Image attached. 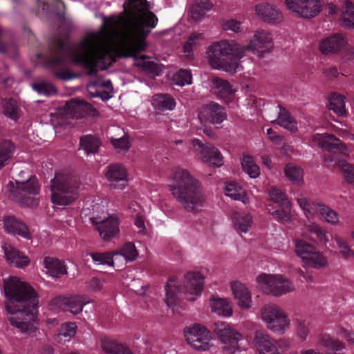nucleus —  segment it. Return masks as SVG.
Here are the masks:
<instances>
[{"mask_svg":"<svg viewBox=\"0 0 354 354\" xmlns=\"http://www.w3.org/2000/svg\"><path fill=\"white\" fill-rule=\"evenodd\" d=\"M158 21L149 10L147 0H129L126 16L122 14L103 18L102 30L70 45L66 40L56 39L46 58L48 66L60 80L73 77L64 68L68 62L81 65L88 75L96 68H106L118 57H133L137 66L153 68L156 64L145 56H138L147 47L146 38Z\"/></svg>","mask_w":354,"mask_h":354,"instance_id":"f257e3e1","label":"nucleus"},{"mask_svg":"<svg viewBox=\"0 0 354 354\" xmlns=\"http://www.w3.org/2000/svg\"><path fill=\"white\" fill-rule=\"evenodd\" d=\"M3 283L9 322L21 333L32 335L37 328V292L28 283L16 277H9Z\"/></svg>","mask_w":354,"mask_h":354,"instance_id":"f03ea898","label":"nucleus"},{"mask_svg":"<svg viewBox=\"0 0 354 354\" xmlns=\"http://www.w3.org/2000/svg\"><path fill=\"white\" fill-rule=\"evenodd\" d=\"M169 187L174 197L187 212L196 214L204 207L206 196L201 185L187 169L174 168Z\"/></svg>","mask_w":354,"mask_h":354,"instance_id":"7ed1b4c3","label":"nucleus"},{"mask_svg":"<svg viewBox=\"0 0 354 354\" xmlns=\"http://www.w3.org/2000/svg\"><path fill=\"white\" fill-rule=\"evenodd\" d=\"M206 55L213 68L236 73L239 66L236 62L243 57L242 45L234 41L222 40L210 45Z\"/></svg>","mask_w":354,"mask_h":354,"instance_id":"20e7f679","label":"nucleus"},{"mask_svg":"<svg viewBox=\"0 0 354 354\" xmlns=\"http://www.w3.org/2000/svg\"><path fill=\"white\" fill-rule=\"evenodd\" d=\"M205 277L197 271L187 272L184 276L183 288H180L175 277L169 279L165 286V301L169 307L172 306L176 301L178 295L183 292L187 299L196 300L201 296L204 287Z\"/></svg>","mask_w":354,"mask_h":354,"instance_id":"39448f33","label":"nucleus"},{"mask_svg":"<svg viewBox=\"0 0 354 354\" xmlns=\"http://www.w3.org/2000/svg\"><path fill=\"white\" fill-rule=\"evenodd\" d=\"M85 189V185L76 177L57 174L50 184L51 202L60 206L71 205L77 199L80 192Z\"/></svg>","mask_w":354,"mask_h":354,"instance_id":"423d86ee","label":"nucleus"},{"mask_svg":"<svg viewBox=\"0 0 354 354\" xmlns=\"http://www.w3.org/2000/svg\"><path fill=\"white\" fill-rule=\"evenodd\" d=\"M257 288L263 293L276 297L295 290L294 283L280 274L261 273L256 278Z\"/></svg>","mask_w":354,"mask_h":354,"instance_id":"0eeeda50","label":"nucleus"},{"mask_svg":"<svg viewBox=\"0 0 354 354\" xmlns=\"http://www.w3.org/2000/svg\"><path fill=\"white\" fill-rule=\"evenodd\" d=\"M9 197L21 205L34 207L37 204L36 196L39 189L37 180L35 176L30 177L26 181L15 180L8 184Z\"/></svg>","mask_w":354,"mask_h":354,"instance_id":"6e6552de","label":"nucleus"},{"mask_svg":"<svg viewBox=\"0 0 354 354\" xmlns=\"http://www.w3.org/2000/svg\"><path fill=\"white\" fill-rule=\"evenodd\" d=\"M261 317L267 328L276 333L284 334L290 327L286 312L274 304H266L261 308Z\"/></svg>","mask_w":354,"mask_h":354,"instance_id":"1a4fd4ad","label":"nucleus"},{"mask_svg":"<svg viewBox=\"0 0 354 354\" xmlns=\"http://www.w3.org/2000/svg\"><path fill=\"white\" fill-rule=\"evenodd\" d=\"M214 333L218 339L224 344V349L233 354L237 351L245 349L239 344L243 335L230 324L218 322L214 324Z\"/></svg>","mask_w":354,"mask_h":354,"instance_id":"9d476101","label":"nucleus"},{"mask_svg":"<svg viewBox=\"0 0 354 354\" xmlns=\"http://www.w3.org/2000/svg\"><path fill=\"white\" fill-rule=\"evenodd\" d=\"M184 335L189 345L196 351H207L212 346L211 333L202 324H194L186 327Z\"/></svg>","mask_w":354,"mask_h":354,"instance_id":"9b49d317","label":"nucleus"},{"mask_svg":"<svg viewBox=\"0 0 354 354\" xmlns=\"http://www.w3.org/2000/svg\"><path fill=\"white\" fill-rule=\"evenodd\" d=\"M319 48L324 55H337L348 50V59L354 60V48H349L348 38L345 34L337 32L324 38L319 42Z\"/></svg>","mask_w":354,"mask_h":354,"instance_id":"f8f14e48","label":"nucleus"},{"mask_svg":"<svg viewBox=\"0 0 354 354\" xmlns=\"http://www.w3.org/2000/svg\"><path fill=\"white\" fill-rule=\"evenodd\" d=\"M192 150L204 162L219 167L223 164L221 152L212 144H203L200 140H191Z\"/></svg>","mask_w":354,"mask_h":354,"instance_id":"ddd939ff","label":"nucleus"},{"mask_svg":"<svg viewBox=\"0 0 354 354\" xmlns=\"http://www.w3.org/2000/svg\"><path fill=\"white\" fill-rule=\"evenodd\" d=\"M273 44L269 34L264 30H256L248 45L242 46L243 57L245 51H252L258 57H262L264 54L270 53Z\"/></svg>","mask_w":354,"mask_h":354,"instance_id":"4468645a","label":"nucleus"},{"mask_svg":"<svg viewBox=\"0 0 354 354\" xmlns=\"http://www.w3.org/2000/svg\"><path fill=\"white\" fill-rule=\"evenodd\" d=\"M288 8L305 18H313L320 11L319 0H286Z\"/></svg>","mask_w":354,"mask_h":354,"instance_id":"2eb2a0df","label":"nucleus"},{"mask_svg":"<svg viewBox=\"0 0 354 354\" xmlns=\"http://www.w3.org/2000/svg\"><path fill=\"white\" fill-rule=\"evenodd\" d=\"M311 141L313 145H317L328 151L335 149L344 156L349 155L350 151L346 145L333 134L315 133L312 136Z\"/></svg>","mask_w":354,"mask_h":354,"instance_id":"dca6fc26","label":"nucleus"},{"mask_svg":"<svg viewBox=\"0 0 354 354\" xmlns=\"http://www.w3.org/2000/svg\"><path fill=\"white\" fill-rule=\"evenodd\" d=\"M91 221L104 241H110L117 236L120 232L119 221L115 215H111L102 219L92 218Z\"/></svg>","mask_w":354,"mask_h":354,"instance_id":"f3484780","label":"nucleus"},{"mask_svg":"<svg viewBox=\"0 0 354 354\" xmlns=\"http://www.w3.org/2000/svg\"><path fill=\"white\" fill-rule=\"evenodd\" d=\"M89 303L84 295H71L69 297H59L52 301V305L57 306L58 308L68 310L73 315L80 313L83 307Z\"/></svg>","mask_w":354,"mask_h":354,"instance_id":"a211bd4d","label":"nucleus"},{"mask_svg":"<svg viewBox=\"0 0 354 354\" xmlns=\"http://www.w3.org/2000/svg\"><path fill=\"white\" fill-rule=\"evenodd\" d=\"M202 122L220 124L227 118L224 108L216 102H211L204 105L198 114Z\"/></svg>","mask_w":354,"mask_h":354,"instance_id":"6ab92c4d","label":"nucleus"},{"mask_svg":"<svg viewBox=\"0 0 354 354\" xmlns=\"http://www.w3.org/2000/svg\"><path fill=\"white\" fill-rule=\"evenodd\" d=\"M254 11L259 18L268 23H278L283 19L280 10L276 6L268 3L256 5Z\"/></svg>","mask_w":354,"mask_h":354,"instance_id":"aec40b11","label":"nucleus"},{"mask_svg":"<svg viewBox=\"0 0 354 354\" xmlns=\"http://www.w3.org/2000/svg\"><path fill=\"white\" fill-rule=\"evenodd\" d=\"M231 290L238 306L242 309H249L252 304V295L246 286L235 281L230 283Z\"/></svg>","mask_w":354,"mask_h":354,"instance_id":"412c9836","label":"nucleus"},{"mask_svg":"<svg viewBox=\"0 0 354 354\" xmlns=\"http://www.w3.org/2000/svg\"><path fill=\"white\" fill-rule=\"evenodd\" d=\"M107 179L113 188L123 189L127 183V175L125 168L121 165H112L106 172Z\"/></svg>","mask_w":354,"mask_h":354,"instance_id":"4be33fe9","label":"nucleus"},{"mask_svg":"<svg viewBox=\"0 0 354 354\" xmlns=\"http://www.w3.org/2000/svg\"><path fill=\"white\" fill-rule=\"evenodd\" d=\"M214 94L225 103L232 101L234 94L237 91L236 88L229 82L218 77H214L212 80Z\"/></svg>","mask_w":354,"mask_h":354,"instance_id":"5701e85b","label":"nucleus"},{"mask_svg":"<svg viewBox=\"0 0 354 354\" xmlns=\"http://www.w3.org/2000/svg\"><path fill=\"white\" fill-rule=\"evenodd\" d=\"M66 111L69 115L75 118L94 115L95 112L91 104L80 100H72L67 102Z\"/></svg>","mask_w":354,"mask_h":354,"instance_id":"b1692460","label":"nucleus"},{"mask_svg":"<svg viewBox=\"0 0 354 354\" xmlns=\"http://www.w3.org/2000/svg\"><path fill=\"white\" fill-rule=\"evenodd\" d=\"M5 257L9 264L17 268H24L29 265L30 259L8 243L2 245Z\"/></svg>","mask_w":354,"mask_h":354,"instance_id":"393cba45","label":"nucleus"},{"mask_svg":"<svg viewBox=\"0 0 354 354\" xmlns=\"http://www.w3.org/2000/svg\"><path fill=\"white\" fill-rule=\"evenodd\" d=\"M5 230L12 234H17L21 237L30 239L31 234L28 227L15 217L8 216L3 221Z\"/></svg>","mask_w":354,"mask_h":354,"instance_id":"a878e982","label":"nucleus"},{"mask_svg":"<svg viewBox=\"0 0 354 354\" xmlns=\"http://www.w3.org/2000/svg\"><path fill=\"white\" fill-rule=\"evenodd\" d=\"M231 220L234 229L239 233H247L253 223L252 216L245 212L233 211Z\"/></svg>","mask_w":354,"mask_h":354,"instance_id":"bb28decb","label":"nucleus"},{"mask_svg":"<svg viewBox=\"0 0 354 354\" xmlns=\"http://www.w3.org/2000/svg\"><path fill=\"white\" fill-rule=\"evenodd\" d=\"M209 306L212 311L219 316L230 317L233 314L232 304L228 299L212 297Z\"/></svg>","mask_w":354,"mask_h":354,"instance_id":"cd10ccee","label":"nucleus"},{"mask_svg":"<svg viewBox=\"0 0 354 354\" xmlns=\"http://www.w3.org/2000/svg\"><path fill=\"white\" fill-rule=\"evenodd\" d=\"M204 39V34L198 32H192L188 36L183 46V51L187 59H194V51L202 44Z\"/></svg>","mask_w":354,"mask_h":354,"instance_id":"c85d7f7f","label":"nucleus"},{"mask_svg":"<svg viewBox=\"0 0 354 354\" xmlns=\"http://www.w3.org/2000/svg\"><path fill=\"white\" fill-rule=\"evenodd\" d=\"M277 339L272 338L268 333L263 330H256L253 337V347L259 353L262 354L270 346L275 344Z\"/></svg>","mask_w":354,"mask_h":354,"instance_id":"c756f323","label":"nucleus"},{"mask_svg":"<svg viewBox=\"0 0 354 354\" xmlns=\"http://www.w3.org/2000/svg\"><path fill=\"white\" fill-rule=\"evenodd\" d=\"M296 200L308 219H313L316 214H319L323 204L309 201L304 194L297 195Z\"/></svg>","mask_w":354,"mask_h":354,"instance_id":"7c9ffc66","label":"nucleus"},{"mask_svg":"<svg viewBox=\"0 0 354 354\" xmlns=\"http://www.w3.org/2000/svg\"><path fill=\"white\" fill-rule=\"evenodd\" d=\"M296 200L308 219H313L316 214H319L323 204L309 201L304 194L297 195Z\"/></svg>","mask_w":354,"mask_h":354,"instance_id":"2f4dec72","label":"nucleus"},{"mask_svg":"<svg viewBox=\"0 0 354 354\" xmlns=\"http://www.w3.org/2000/svg\"><path fill=\"white\" fill-rule=\"evenodd\" d=\"M102 350L106 354H133L129 348L116 340L103 337L100 340Z\"/></svg>","mask_w":354,"mask_h":354,"instance_id":"473e14b6","label":"nucleus"},{"mask_svg":"<svg viewBox=\"0 0 354 354\" xmlns=\"http://www.w3.org/2000/svg\"><path fill=\"white\" fill-rule=\"evenodd\" d=\"M225 195L231 198L241 201L246 205L250 203L249 197L245 189L239 183L232 181L225 184Z\"/></svg>","mask_w":354,"mask_h":354,"instance_id":"72a5a7b5","label":"nucleus"},{"mask_svg":"<svg viewBox=\"0 0 354 354\" xmlns=\"http://www.w3.org/2000/svg\"><path fill=\"white\" fill-rule=\"evenodd\" d=\"M46 272L54 278H59L66 272L64 263L57 259L46 257L43 261Z\"/></svg>","mask_w":354,"mask_h":354,"instance_id":"f704fd0d","label":"nucleus"},{"mask_svg":"<svg viewBox=\"0 0 354 354\" xmlns=\"http://www.w3.org/2000/svg\"><path fill=\"white\" fill-rule=\"evenodd\" d=\"M278 108L279 109L278 117L271 122L276 123L291 132L297 131L298 129L297 122L295 118L290 115L286 109L280 105L278 106Z\"/></svg>","mask_w":354,"mask_h":354,"instance_id":"c9c22d12","label":"nucleus"},{"mask_svg":"<svg viewBox=\"0 0 354 354\" xmlns=\"http://www.w3.org/2000/svg\"><path fill=\"white\" fill-rule=\"evenodd\" d=\"M16 151L15 145L8 140H0V169L12 158Z\"/></svg>","mask_w":354,"mask_h":354,"instance_id":"e433bc0d","label":"nucleus"},{"mask_svg":"<svg viewBox=\"0 0 354 354\" xmlns=\"http://www.w3.org/2000/svg\"><path fill=\"white\" fill-rule=\"evenodd\" d=\"M153 106L160 111H171L176 106L175 100L168 94H157L152 99Z\"/></svg>","mask_w":354,"mask_h":354,"instance_id":"4c0bfd02","label":"nucleus"},{"mask_svg":"<svg viewBox=\"0 0 354 354\" xmlns=\"http://www.w3.org/2000/svg\"><path fill=\"white\" fill-rule=\"evenodd\" d=\"M303 263L304 267L319 270L325 268L328 264V261L323 253L315 248V251L306 258Z\"/></svg>","mask_w":354,"mask_h":354,"instance_id":"58836bf2","label":"nucleus"},{"mask_svg":"<svg viewBox=\"0 0 354 354\" xmlns=\"http://www.w3.org/2000/svg\"><path fill=\"white\" fill-rule=\"evenodd\" d=\"M339 21L342 26L347 29H352L354 28V4L351 1H344Z\"/></svg>","mask_w":354,"mask_h":354,"instance_id":"ea45409f","label":"nucleus"},{"mask_svg":"<svg viewBox=\"0 0 354 354\" xmlns=\"http://www.w3.org/2000/svg\"><path fill=\"white\" fill-rule=\"evenodd\" d=\"M100 145L101 142L95 136L89 134L80 138V149L84 151L86 154L96 153Z\"/></svg>","mask_w":354,"mask_h":354,"instance_id":"a19ab883","label":"nucleus"},{"mask_svg":"<svg viewBox=\"0 0 354 354\" xmlns=\"http://www.w3.org/2000/svg\"><path fill=\"white\" fill-rule=\"evenodd\" d=\"M286 177L294 185H302L304 184V171L303 169L294 165L287 164L284 169Z\"/></svg>","mask_w":354,"mask_h":354,"instance_id":"79ce46f5","label":"nucleus"},{"mask_svg":"<svg viewBox=\"0 0 354 354\" xmlns=\"http://www.w3.org/2000/svg\"><path fill=\"white\" fill-rule=\"evenodd\" d=\"M294 328L297 338L301 342L306 341L310 333V322L302 317L296 318Z\"/></svg>","mask_w":354,"mask_h":354,"instance_id":"37998d69","label":"nucleus"},{"mask_svg":"<svg viewBox=\"0 0 354 354\" xmlns=\"http://www.w3.org/2000/svg\"><path fill=\"white\" fill-rule=\"evenodd\" d=\"M212 8V3L210 0H197L191 8L192 19L196 21H200Z\"/></svg>","mask_w":354,"mask_h":354,"instance_id":"c03bdc74","label":"nucleus"},{"mask_svg":"<svg viewBox=\"0 0 354 354\" xmlns=\"http://www.w3.org/2000/svg\"><path fill=\"white\" fill-rule=\"evenodd\" d=\"M294 243L295 252L296 255L301 259L302 262H304L306 258L310 255L316 248L313 245L301 239H296Z\"/></svg>","mask_w":354,"mask_h":354,"instance_id":"a18cd8bd","label":"nucleus"},{"mask_svg":"<svg viewBox=\"0 0 354 354\" xmlns=\"http://www.w3.org/2000/svg\"><path fill=\"white\" fill-rule=\"evenodd\" d=\"M241 167L243 171L252 178H256L260 175L259 167L255 163L254 158L248 154L243 156Z\"/></svg>","mask_w":354,"mask_h":354,"instance_id":"49530a36","label":"nucleus"},{"mask_svg":"<svg viewBox=\"0 0 354 354\" xmlns=\"http://www.w3.org/2000/svg\"><path fill=\"white\" fill-rule=\"evenodd\" d=\"M319 344L332 351H338L344 348V344L341 341L328 334H322L319 336Z\"/></svg>","mask_w":354,"mask_h":354,"instance_id":"de8ad7c7","label":"nucleus"},{"mask_svg":"<svg viewBox=\"0 0 354 354\" xmlns=\"http://www.w3.org/2000/svg\"><path fill=\"white\" fill-rule=\"evenodd\" d=\"M93 263L97 266H114L113 257L115 253L113 252H91L89 254Z\"/></svg>","mask_w":354,"mask_h":354,"instance_id":"09e8293b","label":"nucleus"},{"mask_svg":"<svg viewBox=\"0 0 354 354\" xmlns=\"http://www.w3.org/2000/svg\"><path fill=\"white\" fill-rule=\"evenodd\" d=\"M328 107L337 115H344L346 113L344 97L338 93H333L330 97Z\"/></svg>","mask_w":354,"mask_h":354,"instance_id":"8fccbe9b","label":"nucleus"},{"mask_svg":"<svg viewBox=\"0 0 354 354\" xmlns=\"http://www.w3.org/2000/svg\"><path fill=\"white\" fill-rule=\"evenodd\" d=\"M3 111L6 116L17 120L20 116V110L15 100L6 99L3 103Z\"/></svg>","mask_w":354,"mask_h":354,"instance_id":"3c124183","label":"nucleus"},{"mask_svg":"<svg viewBox=\"0 0 354 354\" xmlns=\"http://www.w3.org/2000/svg\"><path fill=\"white\" fill-rule=\"evenodd\" d=\"M320 218L331 225H339V214L330 207L322 205L319 212Z\"/></svg>","mask_w":354,"mask_h":354,"instance_id":"603ef678","label":"nucleus"},{"mask_svg":"<svg viewBox=\"0 0 354 354\" xmlns=\"http://www.w3.org/2000/svg\"><path fill=\"white\" fill-rule=\"evenodd\" d=\"M113 252L115 253V256H122L125 259L126 262L136 260L138 255L134 244L131 242L124 243L119 250Z\"/></svg>","mask_w":354,"mask_h":354,"instance_id":"864d4df0","label":"nucleus"},{"mask_svg":"<svg viewBox=\"0 0 354 354\" xmlns=\"http://www.w3.org/2000/svg\"><path fill=\"white\" fill-rule=\"evenodd\" d=\"M306 228L309 232L315 234L322 244L326 245L329 242L328 231L319 224L313 222L309 223L306 225Z\"/></svg>","mask_w":354,"mask_h":354,"instance_id":"5fc2aeb1","label":"nucleus"},{"mask_svg":"<svg viewBox=\"0 0 354 354\" xmlns=\"http://www.w3.org/2000/svg\"><path fill=\"white\" fill-rule=\"evenodd\" d=\"M290 348V341L286 338H279L270 346L262 354H282L283 352L288 350Z\"/></svg>","mask_w":354,"mask_h":354,"instance_id":"6e6d98bb","label":"nucleus"},{"mask_svg":"<svg viewBox=\"0 0 354 354\" xmlns=\"http://www.w3.org/2000/svg\"><path fill=\"white\" fill-rule=\"evenodd\" d=\"M281 207V209L274 210L271 212L272 216L273 218L281 223H288L290 222L292 219L291 216V205L290 204L284 205L282 206H280Z\"/></svg>","mask_w":354,"mask_h":354,"instance_id":"4d7b16f0","label":"nucleus"},{"mask_svg":"<svg viewBox=\"0 0 354 354\" xmlns=\"http://www.w3.org/2000/svg\"><path fill=\"white\" fill-rule=\"evenodd\" d=\"M173 80L176 85L180 86L191 84L192 82L191 71L187 69H180L174 74Z\"/></svg>","mask_w":354,"mask_h":354,"instance_id":"13d9d810","label":"nucleus"},{"mask_svg":"<svg viewBox=\"0 0 354 354\" xmlns=\"http://www.w3.org/2000/svg\"><path fill=\"white\" fill-rule=\"evenodd\" d=\"M77 326L75 323H67L62 326L57 335L59 342L68 341L76 333Z\"/></svg>","mask_w":354,"mask_h":354,"instance_id":"bf43d9fd","label":"nucleus"},{"mask_svg":"<svg viewBox=\"0 0 354 354\" xmlns=\"http://www.w3.org/2000/svg\"><path fill=\"white\" fill-rule=\"evenodd\" d=\"M32 88L40 94L51 95L56 93L54 86L48 82L41 81L31 84Z\"/></svg>","mask_w":354,"mask_h":354,"instance_id":"052dcab7","label":"nucleus"},{"mask_svg":"<svg viewBox=\"0 0 354 354\" xmlns=\"http://www.w3.org/2000/svg\"><path fill=\"white\" fill-rule=\"evenodd\" d=\"M269 198L279 206L290 204L286 195L279 189L274 187L269 192Z\"/></svg>","mask_w":354,"mask_h":354,"instance_id":"680f3d73","label":"nucleus"},{"mask_svg":"<svg viewBox=\"0 0 354 354\" xmlns=\"http://www.w3.org/2000/svg\"><path fill=\"white\" fill-rule=\"evenodd\" d=\"M339 165L346 181L354 185V166L344 160L339 161Z\"/></svg>","mask_w":354,"mask_h":354,"instance_id":"e2e57ef3","label":"nucleus"},{"mask_svg":"<svg viewBox=\"0 0 354 354\" xmlns=\"http://www.w3.org/2000/svg\"><path fill=\"white\" fill-rule=\"evenodd\" d=\"M339 252L345 258L354 257V251L351 249L348 243L339 236L334 237Z\"/></svg>","mask_w":354,"mask_h":354,"instance_id":"0e129e2a","label":"nucleus"},{"mask_svg":"<svg viewBox=\"0 0 354 354\" xmlns=\"http://www.w3.org/2000/svg\"><path fill=\"white\" fill-rule=\"evenodd\" d=\"M104 280L97 277H92L86 282V290L88 292H100L104 286Z\"/></svg>","mask_w":354,"mask_h":354,"instance_id":"69168bd1","label":"nucleus"},{"mask_svg":"<svg viewBox=\"0 0 354 354\" xmlns=\"http://www.w3.org/2000/svg\"><path fill=\"white\" fill-rule=\"evenodd\" d=\"M223 29L232 31L235 33L241 32L243 30L241 22L234 19L227 20L223 24Z\"/></svg>","mask_w":354,"mask_h":354,"instance_id":"338daca9","label":"nucleus"},{"mask_svg":"<svg viewBox=\"0 0 354 354\" xmlns=\"http://www.w3.org/2000/svg\"><path fill=\"white\" fill-rule=\"evenodd\" d=\"M111 143L115 149L122 151H127L130 147L129 138L126 136L120 138H111Z\"/></svg>","mask_w":354,"mask_h":354,"instance_id":"774afa93","label":"nucleus"}]
</instances>
